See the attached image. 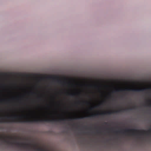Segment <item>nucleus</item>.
<instances>
[{"mask_svg":"<svg viewBox=\"0 0 151 151\" xmlns=\"http://www.w3.org/2000/svg\"><path fill=\"white\" fill-rule=\"evenodd\" d=\"M78 119V118H76L75 119Z\"/></svg>","mask_w":151,"mask_h":151,"instance_id":"6ab92c4d","label":"nucleus"},{"mask_svg":"<svg viewBox=\"0 0 151 151\" xmlns=\"http://www.w3.org/2000/svg\"><path fill=\"white\" fill-rule=\"evenodd\" d=\"M5 100L4 99H3V100H0V102H1L2 101H4Z\"/></svg>","mask_w":151,"mask_h":151,"instance_id":"f8f14e48","label":"nucleus"},{"mask_svg":"<svg viewBox=\"0 0 151 151\" xmlns=\"http://www.w3.org/2000/svg\"><path fill=\"white\" fill-rule=\"evenodd\" d=\"M73 119L71 118H70L68 119V121H72Z\"/></svg>","mask_w":151,"mask_h":151,"instance_id":"1a4fd4ad","label":"nucleus"},{"mask_svg":"<svg viewBox=\"0 0 151 151\" xmlns=\"http://www.w3.org/2000/svg\"><path fill=\"white\" fill-rule=\"evenodd\" d=\"M86 102L87 103V104H89V102Z\"/></svg>","mask_w":151,"mask_h":151,"instance_id":"2eb2a0df","label":"nucleus"},{"mask_svg":"<svg viewBox=\"0 0 151 151\" xmlns=\"http://www.w3.org/2000/svg\"><path fill=\"white\" fill-rule=\"evenodd\" d=\"M81 118V119H82V118H83V117H81V118Z\"/></svg>","mask_w":151,"mask_h":151,"instance_id":"f3484780","label":"nucleus"},{"mask_svg":"<svg viewBox=\"0 0 151 151\" xmlns=\"http://www.w3.org/2000/svg\"><path fill=\"white\" fill-rule=\"evenodd\" d=\"M0 123H5L6 122V121H4V118L0 116Z\"/></svg>","mask_w":151,"mask_h":151,"instance_id":"0eeeda50","label":"nucleus"},{"mask_svg":"<svg viewBox=\"0 0 151 151\" xmlns=\"http://www.w3.org/2000/svg\"><path fill=\"white\" fill-rule=\"evenodd\" d=\"M126 133H128L129 135H131L133 136H136L138 134H139L140 135L142 134H146L147 133V132L144 130L140 131L134 129H126L124 130H121L115 132V133L116 134H117L118 133L125 134Z\"/></svg>","mask_w":151,"mask_h":151,"instance_id":"20e7f679","label":"nucleus"},{"mask_svg":"<svg viewBox=\"0 0 151 151\" xmlns=\"http://www.w3.org/2000/svg\"><path fill=\"white\" fill-rule=\"evenodd\" d=\"M7 118L8 119H10L11 122H31V123H38L43 122H61L63 121H66V119L65 118H60L59 119L53 118L50 119L48 118L45 119H29L26 118L25 120H23V118L20 117H18L17 116H9Z\"/></svg>","mask_w":151,"mask_h":151,"instance_id":"f257e3e1","label":"nucleus"},{"mask_svg":"<svg viewBox=\"0 0 151 151\" xmlns=\"http://www.w3.org/2000/svg\"><path fill=\"white\" fill-rule=\"evenodd\" d=\"M14 139H15V140H16V139H17V138H15Z\"/></svg>","mask_w":151,"mask_h":151,"instance_id":"dca6fc26","label":"nucleus"},{"mask_svg":"<svg viewBox=\"0 0 151 151\" xmlns=\"http://www.w3.org/2000/svg\"><path fill=\"white\" fill-rule=\"evenodd\" d=\"M0 76H64V74L57 73L52 74H42L40 73H29L21 72L5 71L0 70Z\"/></svg>","mask_w":151,"mask_h":151,"instance_id":"f03ea898","label":"nucleus"},{"mask_svg":"<svg viewBox=\"0 0 151 151\" xmlns=\"http://www.w3.org/2000/svg\"><path fill=\"white\" fill-rule=\"evenodd\" d=\"M92 108H92V107H91V108H90V109H92Z\"/></svg>","mask_w":151,"mask_h":151,"instance_id":"a211bd4d","label":"nucleus"},{"mask_svg":"<svg viewBox=\"0 0 151 151\" xmlns=\"http://www.w3.org/2000/svg\"><path fill=\"white\" fill-rule=\"evenodd\" d=\"M137 109V107L136 106H133L131 108H129L125 109H122L118 110L115 111H109L107 112H103L100 114H93L90 116L91 117H95L98 116V115L99 114L101 115H106V114H112L114 113H119L122 112H123L126 110H132V109Z\"/></svg>","mask_w":151,"mask_h":151,"instance_id":"39448f33","label":"nucleus"},{"mask_svg":"<svg viewBox=\"0 0 151 151\" xmlns=\"http://www.w3.org/2000/svg\"><path fill=\"white\" fill-rule=\"evenodd\" d=\"M6 139L13 140V137L9 136L5 137L0 135V140L2 141L4 143H6L8 145H15L19 147H22L25 149L30 150L32 147L31 145L29 144H27L24 143H20L18 142H12L7 140Z\"/></svg>","mask_w":151,"mask_h":151,"instance_id":"7ed1b4c3","label":"nucleus"},{"mask_svg":"<svg viewBox=\"0 0 151 151\" xmlns=\"http://www.w3.org/2000/svg\"><path fill=\"white\" fill-rule=\"evenodd\" d=\"M104 124H107V123H106V122H104Z\"/></svg>","mask_w":151,"mask_h":151,"instance_id":"4468645a","label":"nucleus"},{"mask_svg":"<svg viewBox=\"0 0 151 151\" xmlns=\"http://www.w3.org/2000/svg\"><path fill=\"white\" fill-rule=\"evenodd\" d=\"M69 94V96L72 97H74L76 95V94L75 93H70Z\"/></svg>","mask_w":151,"mask_h":151,"instance_id":"6e6552de","label":"nucleus"},{"mask_svg":"<svg viewBox=\"0 0 151 151\" xmlns=\"http://www.w3.org/2000/svg\"><path fill=\"white\" fill-rule=\"evenodd\" d=\"M148 132L150 133H151V130L150 129L149 130Z\"/></svg>","mask_w":151,"mask_h":151,"instance_id":"9b49d317","label":"nucleus"},{"mask_svg":"<svg viewBox=\"0 0 151 151\" xmlns=\"http://www.w3.org/2000/svg\"><path fill=\"white\" fill-rule=\"evenodd\" d=\"M149 106H151V103L149 104Z\"/></svg>","mask_w":151,"mask_h":151,"instance_id":"ddd939ff","label":"nucleus"},{"mask_svg":"<svg viewBox=\"0 0 151 151\" xmlns=\"http://www.w3.org/2000/svg\"><path fill=\"white\" fill-rule=\"evenodd\" d=\"M27 77H29V76H27Z\"/></svg>","mask_w":151,"mask_h":151,"instance_id":"aec40b11","label":"nucleus"},{"mask_svg":"<svg viewBox=\"0 0 151 151\" xmlns=\"http://www.w3.org/2000/svg\"><path fill=\"white\" fill-rule=\"evenodd\" d=\"M147 89H149V88H140V89H135V88H126L124 89H116L115 91H113V92L114 93L115 92H122L124 91H136V92H141V91H145Z\"/></svg>","mask_w":151,"mask_h":151,"instance_id":"423d86ee","label":"nucleus"},{"mask_svg":"<svg viewBox=\"0 0 151 151\" xmlns=\"http://www.w3.org/2000/svg\"><path fill=\"white\" fill-rule=\"evenodd\" d=\"M76 103L80 104V101H78V102H76Z\"/></svg>","mask_w":151,"mask_h":151,"instance_id":"9d476101","label":"nucleus"}]
</instances>
